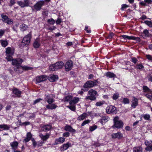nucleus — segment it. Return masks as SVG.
Returning <instances> with one entry per match:
<instances>
[{"instance_id": "7c9ffc66", "label": "nucleus", "mask_w": 152, "mask_h": 152, "mask_svg": "<svg viewBox=\"0 0 152 152\" xmlns=\"http://www.w3.org/2000/svg\"><path fill=\"white\" fill-rule=\"evenodd\" d=\"M58 78V77L57 75L53 74L50 77L49 80L51 82H54L57 80Z\"/></svg>"}, {"instance_id": "c03bdc74", "label": "nucleus", "mask_w": 152, "mask_h": 152, "mask_svg": "<svg viewBox=\"0 0 152 152\" xmlns=\"http://www.w3.org/2000/svg\"><path fill=\"white\" fill-rule=\"evenodd\" d=\"M49 11L46 10H45L44 11H42V14L45 18L47 17L48 15Z\"/></svg>"}, {"instance_id": "423d86ee", "label": "nucleus", "mask_w": 152, "mask_h": 152, "mask_svg": "<svg viewBox=\"0 0 152 152\" xmlns=\"http://www.w3.org/2000/svg\"><path fill=\"white\" fill-rule=\"evenodd\" d=\"M45 2L43 0H39L34 4L33 6L31 7L32 11H38L40 10L42 7L45 5Z\"/></svg>"}, {"instance_id": "2eb2a0df", "label": "nucleus", "mask_w": 152, "mask_h": 152, "mask_svg": "<svg viewBox=\"0 0 152 152\" xmlns=\"http://www.w3.org/2000/svg\"><path fill=\"white\" fill-rule=\"evenodd\" d=\"M124 125V124L123 121L121 120L119 121H117L114 123L113 125L112 126V127L113 128L120 129L122 128Z\"/></svg>"}, {"instance_id": "f8f14e48", "label": "nucleus", "mask_w": 152, "mask_h": 152, "mask_svg": "<svg viewBox=\"0 0 152 152\" xmlns=\"http://www.w3.org/2000/svg\"><path fill=\"white\" fill-rule=\"evenodd\" d=\"M17 3L21 8L28 7L29 6L30 0H24L23 1H18Z\"/></svg>"}, {"instance_id": "4468645a", "label": "nucleus", "mask_w": 152, "mask_h": 152, "mask_svg": "<svg viewBox=\"0 0 152 152\" xmlns=\"http://www.w3.org/2000/svg\"><path fill=\"white\" fill-rule=\"evenodd\" d=\"M23 61V59L21 58H16L12 59V64L13 66H16V67L17 66H20Z\"/></svg>"}, {"instance_id": "5701e85b", "label": "nucleus", "mask_w": 152, "mask_h": 152, "mask_svg": "<svg viewBox=\"0 0 152 152\" xmlns=\"http://www.w3.org/2000/svg\"><path fill=\"white\" fill-rule=\"evenodd\" d=\"M14 52V49L13 48L12 49L11 47H8L6 49L5 51L6 55H13Z\"/></svg>"}, {"instance_id": "79ce46f5", "label": "nucleus", "mask_w": 152, "mask_h": 152, "mask_svg": "<svg viewBox=\"0 0 152 152\" xmlns=\"http://www.w3.org/2000/svg\"><path fill=\"white\" fill-rule=\"evenodd\" d=\"M21 30L23 31H24L26 30L28 26L25 24H23L20 26Z\"/></svg>"}, {"instance_id": "20e7f679", "label": "nucleus", "mask_w": 152, "mask_h": 152, "mask_svg": "<svg viewBox=\"0 0 152 152\" xmlns=\"http://www.w3.org/2000/svg\"><path fill=\"white\" fill-rule=\"evenodd\" d=\"M88 91L89 96H86L85 100L86 101L90 100L91 101L96 100V95L98 94L97 91L93 89H91Z\"/></svg>"}, {"instance_id": "4d7b16f0", "label": "nucleus", "mask_w": 152, "mask_h": 152, "mask_svg": "<svg viewBox=\"0 0 152 152\" xmlns=\"http://www.w3.org/2000/svg\"><path fill=\"white\" fill-rule=\"evenodd\" d=\"M129 7V6L126 4H123L121 5V10H124L126 8Z\"/></svg>"}, {"instance_id": "9d476101", "label": "nucleus", "mask_w": 152, "mask_h": 152, "mask_svg": "<svg viewBox=\"0 0 152 152\" xmlns=\"http://www.w3.org/2000/svg\"><path fill=\"white\" fill-rule=\"evenodd\" d=\"M73 62L71 60L67 61L64 64L65 70L66 72H68L71 70L73 67Z\"/></svg>"}, {"instance_id": "f3484780", "label": "nucleus", "mask_w": 152, "mask_h": 152, "mask_svg": "<svg viewBox=\"0 0 152 152\" xmlns=\"http://www.w3.org/2000/svg\"><path fill=\"white\" fill-rule=\"evenodd\" d=\"M72 147L71 143L69 142H67L66 143L63 144L60 147V150L63 151L67 150L69 147Z\"/></svg>"}, {"instance_id": "39448f33", "label": "nucleus", "mask_w": 152, "mask_h": 152, "mask_svg": "<svg viewBox=\"0 0 152 152\" xmlns=\"http://www.w3.org/2000/svg\"><path fill=\"white\" fill-rule=\"evenodd\" d=\"M31 38V32L30 31L24 37L20 43V47L23 48L25 46L28 45L30 43Z\"/></svg>"}, {"instance_id": "3c124183", "label": "nucleus", "mask_w": 152, "mask_h": 152, "mask_svg": "<svg viewBox=\"0 0 152 152\" xmlns=\"http://www.w3.org/2000/svg\"><path fill=\"white\" fill-rule=\"evenodd\" d=\"M67 107L69 108L71 110L73 111H75L76 110L75 105L68 106Z\"/></svg>"}, {"instance_id": "412c9836", "label": "nucleus", "mask_w": 152, "mask_h": 152, "mask_svg": "<svg viewBox=\"0 0 152 152\" xmlns=\"http://www.w3.org/2000/svg\"><path fill=\"white\" fill-rule=\"evenodd\" d=\"M40 44V39L38 37L35 39L33 44V46L34 48H38L39 47Z\"/></svg>"}, {"instance_id": "4be33fe9", "label": "nucleus", "mask_w": 152, "mask_h": 152, "mask_svg": "<svg viewBox=\"0 0 152 152\" xmlns=\"http://www.w3.org/2000/svg\"><path fill=\"white\" fill-rule=\"evenodd\" d=\"M133 99L132 101L131 106L133 108H135L138 104V99L134 96H133Z\"/></svg>"}, {"instance_id": "393cba45", "label": "nucleus", "mask_w": 152, "mask_h": 152, "mask_svg": "<svg viewBox=\"0 0 152 152\" xmlns=\"http://www.w3.org/2000/svg\"><path fill=\"white\" fill-rule=\"evenodd\" d=\"M18 143L17 141H14L10 143V146L12 147V150L13 152H15V151H18L16 149L18 148Z\"/></svg>"}, {"instance_id": "0e129e2a", "label": "nucleus", "mask_w": 152, "mask_h": 152, "mask_svg": "<svg viewBox=\"0 0 152 152\" xmlns=\"http://www.w3.org/2000/svg\"><path fill=\"white\" fill-rule=\"evenodd\" d=\"M145 56L148 59L152 61V56L151 55L149 54L146 55Z\"/></svg>"}, {"instance_id": "f257e3e1", "label": "nucleus", "mask_w": 152, "mask_h": 152, "mask_svg": "<svg viewBox=\"0 0 152 152\" xmlns=\"http://www.w3.org/2000/svg\"><path fill=\"white\" fill-rule=\"evenodd\" d=\"M98 79H95L94 81L89 80L87 81L83 85L82 90L84 92L88 91L89 88H93L94 87L97 86V83H99Z\"/></svg>"}, {"instance_id": "bf43d9fd", "label": "nucleus", "mask_w": 152, "mask_h": 152, "mask_svg": "<svg viewBox=\"0 0 152 152\" xmlns=\"http://www.w3.org/2000/svg\"><path fill=\"white\" fill-rule=\"evenodd\" d=\"M62 22V19L61 18H58L56 21V24L57 25H60Z\"/></svg>"}, {"instance_id": "5fc2aeb1", "label": "nucleus", "mask_w": 152, "mask_h": 152, "mask_svg": "<svg viewBox=\"0 0 152 152\" xmlns=\"http://www.w3.org/2000/svg\"><path fill=\"white\" fill-rule=\"evenodd\" d=\"M145 96L150 100L152 101V93H151L150 94H145Z\"/></svg>"}, {"instance_id": "13d9d810", "label": "nucleus", "mask_w": 152, "mask_h": 152, "mask_svg": "<svg viewBox=\"0 0 152 152\" xmlns=\"http://www.w3.org/2000/svg\"><path fill=\"white\" fill-rule=\"evenodd\" d=\"M131 58L132 59V61L134 64H136L137 62L138 61L137 59L135 57H132Z\"/></svg>"}, {"instance_id": "e2e57ef3", "label": "nucleus", "mask_w": 152, "mask_h": 152, "mask_svg": "<svg viewBox=\"0 0 152 152\" xmlns=\"http://www.w3.org/2000/svg\"><path fill=\"white\" fill-rule=\"evenodd\" d=\"M42 100V99L39 98L36 99L34 102L33 104H35L38 102H39L40 101Z\"/></svg>"}, {"instance_id": "7ed1b4c3", "label": "nucleus", "mask_w": 152, "mask_h": 152, "mask_svg": "<svg viewBox=\"0 0 152 152\" xmlns=\"http://www.w3.org/2000/svg\"><path fill=\"white\" fill-rule=\"evenodd\" d=\"M64 66V64L63 61H58L55 63L50 65L49 66V69L50 71H57L58 69H62Z\"/></svg>"}, {"instance_id": "680f3d73", "label": "nucleus", "mask_w": 152, "mask_h": 152, "mask_svg": "<svg viewBox=\"0 0 152 152\" xmlns=\"http://www.w3.org/2000/svg\"><path fill=\"white\" fill-rule=\"evenodd\" d=\"M70 135V134L69 132H66L64 133L63 134V137H69Z\"/></svg>"}, {"instance_id": "6e6d98bb", "label": "nucleus", "mask_w": 152, "mask_h": 152, "mask_svg": "<svg viewBox=\"0 0 152 152\" xmlns=\"http://www.w3.org/2000/svg\"><path fill=\"white\" fill-rule=\"evenodd\" d=\"M90 121L89 120H87L84 121L81 124L82 126H84L86 124H88L90 122Z\"/></svg>"}, {"instance_id": "e433bc0d", "label": "nucleus", "mask_w": 152, "mask_h": 152, "mask_svg": "<svg viewBox=\"0 0 152 152\" xmlns=\"http://www.w3.org/2000/svg\"><path fill=\"white\" fill-rule=\"evenodd\" d=\"M87 115V114L86 113H83L78 117L77 119L80 121L86 118Z\"/></svg>"}, {"instance_id": "4c0bfd02", "label": "nucleus", "mask_w": 152, "mask_h": 152, "mask_svg": "<svg viewBox=\"0 0 152 152\" xmlns=\"http://www.w3.org/2000/svg\"><path fill=\"white\" fill-rule=\"evenodd\" d=\"M1 46L4 48L6 47L8 45V42L7 40H1Z\"/></svg>"}, {"instance_id": "ea45409f", "label": "nucleus", "mask_w": 152, "mask_h": 152, "mask_svg": "<svg viewBox=\"0 0 152 152\" xmlns=\"http://www.w3.org/2000/svg\"><path fill=\"white\" fill-rule=\"evenodd\" d=\"M47 22L48 24L53 25L55 23L56 21L53 18H51L48 19Z\"/></svg>"}, {"instance_id": "2f4dec72", "label": "nucleus", "mask_w": 152, "mask_h": 152, "mask_svg": "<svg viewBox=\"0 0 152 152\" xmlns=\"http://www.w3.org/2000/svg\"><path fill=\"white\" fill-rule=\"evenodd\" d=\"M109 119L110 118L108 116H103L100 120V122L102 124H103L107 122Z\"/></svg>"}, {"instance_id": "9b49d317", "label": "nucleus", "mask_w": 152, "mask_h": 152, "mask_svg": "<svg viewBox=\"0 0 152 152\" xmlns=\"http://www.w3.org/2000/svg\"><path fill=\"white\" fill-rule=\"evenodd\" d=\"M121 37H122L124 40H135L137 42H140V37H135L134 36H129L123 35H121Z\"/></svg>"}, {"instance_id": "a211bd4d", "label": "nucleus", "mask_w": 152, "mask_h": 152, "mask_svg": "<svg viewBox=\"0 0 152 152\" xmlns=\"http://www.w3.org/2000/svg\"><path fill=\"white\" fill-rule=\"evenodd\" d=\"M12 93L15 95L16 97L19 98L20 97L22 92L17 88H14L12 89Z\"/></svg>"}, {"instance_id": "8fccbe9b", "label": "nucleus", "mask_w": 152, "mask_h": 152, "mask_svg": "<svg viewBox=\"0 0 152 152\" xmlns=\"http://www.w3.org/2000/svg\"><path fill=\"white\" fill-rule=\"evenodd\" d=\"M144 23L147 25L149 27H152V22L151 21L145 20L144 21Z\"/></svg>"}, {"instance_id": "37998d69", "label": "nucleus", "mask_w": 152, "mask_h": 152, "mask_svg": "<svg viewBox=\"0 0 152 152\" xmlns=\"http://www.w3.org/2000/svg\"><path fill=\"white\" fill-rule=\"evenodd\" d=\"M119 97V94L118 92L114 93L112 96V99L114 100H116Z\"/></svg>"}, {"instance_id": "f704fd0d", "label": "nucleus", "mask_w": 152, "mask_h": 152, "mask_svg": "<svg viewBox=\"0 0 152 152\" xmlns=\"http://www.w3.org/2000/svg\"><path fill=\"white\" fill-rule=\"evenodd\" d=\"M142 89L144 92L150 93L149 94L152 92V90L146 86H143Z\"/></svg>"}, {"instance_id": "f03ea898", "label": "nucleus", "mask_w": 152, "mask_h": 152, "mask_svg": "<svg viewBox=\"0 0 152 152\" xmlns=\"http://www.w3.org/2000/svg\"><path fill=\"white\" fill-rule=\"evenodd\" d=\"M45 99L49 104L46 106V108L48 109L53 110L55 109L58 107L56 105L53 103L55 102V99L52 98L50 97L48 95L46 96Z\"/></svg>"}, {"instance_id": "c9c22d12", "label": "nucleus", "mask_w": 152, "mask_h": 152, "mask_svg": "<svg viewBox=\"0 0 152 152\" xmlns=\"http://www.w3.org/2000/svg\"><path fill=\"white\" fill-rule=\"evenodd\" d=\"M142 148L140 146L136 147L133 149V152H142Z\"/></svg>"}, {"instance_id": "aec40b11", "label": "nucleus", "mask_w": 152, "mask_h": 152, "mask_svg": "<svg viewBox=\"0 0 152 152\" xmlns=\"http://www.w3.org/2000/svg\"><path fill=\"white\" fill-rule=\"evenodd\" d=\"M152 4V0H144L139 3V5L141 7H145L148 6V4Z\"/></svg>"}, {"instance_id": "a19ab883", "label": "nucleus", "mask_w": 152, "mask_h": 152, "mask_svg": "<svg viewBox=\"0 0 152 152\" xmlns=\"http://www.w3.org/2000/svg\"><path fill=\"white\" fill-rule=\"evenodd\" d=\"M72 99V96L71 95H68L66 96L64 98V102H69Z\"/></svg>"}, {"instance_id": "09e8293b", "label": "nucleus", "mask_w": 152, "mask_h": 152, "mask_svg": "<svg viewBox=\"0 0 152 152\" xmlns=\"http://www.w3.org/2000/svg\"><path fill=\"white\" fill-rule=\"evenodd\" d=\"M7 56L6 57V59H7V61H12V59H13V57L12 56L13 55H6Z\"/></svg>"}, {"instance_id": "338daca9", "label": "nucleus", "mask_w": 152, "mask_h": 152, "mask_svg": "<svg viewBox=\"0 0 152 152\" xmlns=\"http://www.w3.org/2000/svg\"><path fill=\"white\" fill-rule=\"evenodd\" d=\"M5 32V31L4 30L1 29L0 30V38L2 37Z\"/></svg>"}, {"instance_id": "052dcab7", "label": "nucleus", "mask_w": 152, "mask_h": 152, "mask_svg": "<svg viewBox=\"0 0 152 152\" xmlns=\"http://www.w3.org/2000/svg\"><path fill=\"white\" fill-rule=\"evenodd\" d=\"M15 0H10V4H9V6L11 7L12 5H14L16 3Z\"/></svg>"}, {"instance_id": "b1692460", "label": "nucleus", "mask_w": 152, "mask_h": 152, "mask_svg": "<svg viewBox=\"0 0 152 152\" xmlns=\"http://www.w3.org/2000/svg\"><path fill=\"white\" fill-rule=\"evenodd\" d=\"M64 130L66 131H69L70 132L75 133L76 130L73 129L71 125H66L64 127Z\"/></svg>"}, {"instance_id": "c756f323", "label": "nucleus", "mask_w": 152, "mask_h": 152, "mask_svg": "<svg viewBox=\"0 0 152 152\" xmlns=\"http://www.w3.org/2000/svg\"><path fill=\"white\" fill-rule=\"evenodd\" d=\"M134 67L136 69H139L140 71H142L144 68V66L142 64V63L139 64L137 63L134 66Z\"/></svg>"}, {"instance_id": "1a4fd4ad", "label": "nucleus", "mask_w": 152, "mask_h": 152, "mask_svg": "<svg viewBox=\"0 0 152 152\" xmlns=\"http://www.w3.org/2000/svg\"><path fill=\"white\" fill-rule=\"evenodd\" d=\"M106 110V113L108 114H114L117 113L116 107L112 105H110L107 107Z\"/></svg>"}, {"instance_id": "bb28decb", "label": "nucleus", "mask_w": 152, "mask_h": 152, "mask_svg": "<svg viewBox=\"0 0 152 152\" xmlns=\"http://www.w3.org/2000/svg\"><path fill=\"white\" fill-rule=\"evenodd\" d=\"M145 144L146 146V147L145 148V150L147 151H152V148H150L152 146V144L150 143V141L148 140H146L145 142Z\"/></svg>"}, {"instance_id": "864d4df0", "label": "nucleus", "mask_w": 152, "mask_h": 152, "mask_svg": "<svg viewBox=\"0 0 152 152\" xmlns=\"http://www.w3.org/2000/svg\"><path fill=\"white\" fill-rule=\"evenodd\" d=\"M104 102H105L104 101L98 102H96L95 105L97 106H100L104 104Z\"/></svg>"}, {"instance_id": "6ab92c4d", "label": "nucleus", "mask_w": 152, "mask_h": 152, "mask_svg": "<svg viewBox=\"0 0 152 152\" xmlns=\"http://www.w3.org/2000/svg\"><path fill=\"white\" fill-rule=\"evenodd\" d=\"M65 138L63 137H60L55 139L54 145H57L59 144L63 143L65 141Z\"/></svg>"}, {"instance_id": "de8ad7c7", "label": "nucleus", "mask_w": 152, "mask_h": 152, "mask_svg": "<svg viewBox=\"0 0 152 152\" xmlns=\"http://www.w3.org/2000/svg\"><path fill=\"white\" fill-rule=\"evenodd\" d=\"M114 35V34L113 32H110L108 36L105 37V39H112L113 38Z\"/></svg>"}, {"instance_id": "6e6552de", "label": "nucleus", "mask_w": 152, "mask_h": 152, "mask_svg": "<svg viewBox=\"0 0 152 152\" xmlns=\"http://www.w3.org/2000/svg\"><path fill=\"white\" fill-rule=\"evenodd\" d=\"M1 21L3 23H6L7 25H10L13 23V20L9 18L8 16L6 15L4 13L1 14Z\"/></svg>"}, {"instance_id": "ddd939ff", "label": "nucleus", "mask_w": 152, "mask_h": 152, "mask_svg": "<svg viewBox=\"0 0 152 152\" xmlns=\"http://www.w3.org/2000/svg\"><path fill=\"white\" fill-rule=\"evenodd\" d=\"M48 79V77L45 75H42L37 76L36 77V83L37 84L44 81Z\"/></svg>"}, {"instance_id": "a18cd8bd", "label": "nucleus", "mask_w": 152, "mask_h": 152, "mask_svg": "<svg viewBox=\"0 0 152 152\" xmlns=\"http://www.w3.org/2000/svg\"><path fill=\"white\" fill-rule=\"evenodd\" d=\"M143 33L145 35V37H149L150 33L148 30L147 29H145L143 32Z\"/></svg>"}, {"instance_id": "473e14b6", "label": "nucleus", "mask_w": 152, "mask_h": 152, "mask_svg": "<svg viewBox=\"0 0 152 152\" xmlns=\"http://www.w3.org/2000/svg\"><path fill=\"white\" fill-rule=\"evenodd\" d=\"M10 128V125H8L6 124H0V129H2L4 130H9Z\"/></svg>"}, {"instance_id": "774afa93", "label": "nucleus", "mask_w": 152, "mask_h": 152, "mask_svg": "<svg viewBox=\"0 0 152 152\" xmlns=\"http://www.w3.org/2000/svg\"><path fill=\"white\" fill-rule=\"evenodd\" d=\"M11 108L10 105L7 104L5 107V110L6 111L9 110Z\"/></svg>"}, {"instance_id": "a878e982", "label": "nucleus", "mask_w": 152, "mask_h": 152, "mask_svg": "<svg viewBox=\"0 0 152 152\" xmlns=\"http://www.w3.org/2000/svg\"><path fill=\"white\" fill-rule=\"evenodd\" d=\"M52 126L49 124L44 125L41 128V130L43 132H48L52 128Z\"/></svg>"}, {"instance_id": "49530a36", "label": "nucleus", "mask_w": 152, "mask_h": 152, "mask_svg": "<svg viewBox=\"0 0 152 152\" xmlns=\"http://www.w3.org/2000/svg\"><path fill=\"white\" fill-rule=\"evenodd\" d=\"M141 116H143L145 120H150V115L148 114H142L141 115Z\"/></svg>"}, {"instance_id": "603ef678", "label": "nucleus", "mask_w": 152, "mask_h": 152, "mask_svg": "<svg viewBox=\"0 0 152 152\" xmlns=\"http://www.w3.org/2000/svg\"><path fill=\"white\" fill-rule=\"evenodd\" d=\"M123 102L125 104H128L129 103V100L126 98H124L123 99Z\"/></svg>"}, {"instance_id": "72a5a7b5", "label": "nucleus", "mask_w": 152, "mask_h": 152, "mask_svg": "<svg viewBox=\"0 0 152 152\" xmlns=\"http://www.w3.org/2000/svg\"><path fill=\"white\" fill-rule=\"evenodd\" d=\"M40 137L42 140H43V141H46L47 140L49 137L50 135L48 133H46V135H44L42 134H41L40 135Z\"/></svg>"}, {"instance_id": "dca6fc26", "label": "nucleus", "mask_w": 152, "mask_h": 152, "mask_svg": "<svg viewBox=\"0 0 152 152\" xmlns=\"http://www.w3.org/2000/svg\"><path fill=\"white\" fill-rule=\"evenodd\" d=\"M111 136L113 139L117 138L118 140H120L123 138V135L122 133L118 132L117 133L113 134L111 135Z\"/></svg>"}, {"instance_id": "c85d7f7f", "label": "nucleus", "mask_w": 152, "mask_h": 152, "mask_svg": "<svg viewBox=\"0 0 152 152\" xmlns=\"http://www.w3.org/2000/svg\"><path fill=\"white\" fill-rule=\"evenodd\" d=\"M104 75L109 78H112L116 77V75L113 73L110 72H105Z\"/></svg>"}, {"instance_id": "69168bd1", "label": "nucleus", "mask_w": 152, "mask_h": 152, "mask_svg": "<svg viewBox=\"0 0 152 152\" xmlns=\"http://www.w3.org/2000/svg\"><path fill=\"white\" fill-rule=\"evenodd\" d=\"M73 101L75 102V104L77 103L79 100V99L78 97H75L74 98Z\"/></svg>"}, {"instance_id": "cd10ccee", "label": "nucleus", "mask_w": 152, "mask_h": 152, "mask_svg": "<svg viewBox=\"0 0 152 152\" xmlns=\"http://www.w3.org/2000/svg\"><path fill=\"white\" fill-rule=\"evenodd\" d=\"M32 135L30 132H28L27 133L26 137L23 140V142L27 143L29 142L32 137Z\"/></svg>"}, {"instance_id": "0eeeda50", "label": "nucleus", "mask_w": 152, "mask_h": 152, "mask_svg": "<svg viewBox=\"0 0 152 152\" xmlns=\"http://www.w3.org/2000/svg\"><path fill=\"white\" fill-rule=\"evenodd\" d=\"M33 69V68L31 67L26 66H17L16 68L14 69V70L17 73L21 74L23 72V70L27 71L28 70H32Z\"/></svg>"}, {"instance_id": "58836bf2", "label": "nucleus", "mask_w": 152, "mask_h": 152, "mask_svg": "<svg viewBox=\"0 0 152 152\" xmlns=\"http://www.w3.org/2000/svg\"><path fill=\"white\" fill-rule=\"evenodd\" d=\"M97 128V125H94L92 126H90L89 128V131L91 132Z\"/></svg>"}]
</instances>
